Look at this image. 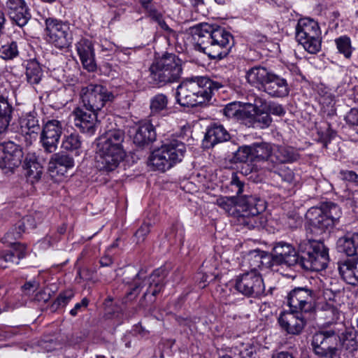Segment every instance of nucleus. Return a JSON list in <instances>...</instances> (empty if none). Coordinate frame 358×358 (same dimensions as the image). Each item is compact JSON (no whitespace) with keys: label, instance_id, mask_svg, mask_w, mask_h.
Returning <instances> with one entry per match:
<instances>
[{"label":"nucleus","instance_id":"obj_25","mask_svg":"<svg viewBox=\"0 0 358 358\" xmlns=\"http://www.w3.org/2000/svg\"><path fill=\"white\" fill-rule=\"evenodd\" d=\"M154 119H149L148 122L141 124L134 136V143L139 147L148 145L156 139Z\"/></svg>","mask_w":358,"mask_h":358},{"label":"nucleus","instance_id":"obj_9","mask_svg":"<svg viewBox=\"0 0 358 358\" xmlns=\"http://www.w3.org/2000/svg\"><path fill=\"white\" fill-rule=\"evenodd\" d=\"M339 335L334 329H322L313 334L311 346L319 358H341V348L338 345Z\"/></svg>","mask_w":358,"mask_h":358},{"label":"nucleus","instance_id":"obj_15","mask_svg":"<svg viewBox=\"0 0 358 358\" xmlns=\"http://www.w3.org/2000/svg\"><path fill=\"white\" fill-rule=\"evenodd\" d=\"M234 287L248 297H258L265 290L263 278L258 271H248L237 276Z\"/></svg>","mask_w":358,"mask_h":358},{"label":"nucleus","instance_id":"obj_18","mask_svg":"<svg viewBox=\"0 0 358 358\" xmlns=\"http://www.w3.org/2000/svg\"><path fill=\"white\" fill-rule=\"evenodd\" d=\"M62 134V124L57 120H48L43 127L40 142L45 152L52 153L56 151Z\"/></svg>","mask_w":358,"mask_h":358},{"label":"nucleus","instance_id":"obj_36","mask_svg":"<svg viewBox=\"0 0 358 358\" xmlns=\"http://www.w3.org/2000/svg\"><path fill=\"white\" fill-rule=\"evenodd\" d=\"M25 75L28 83L38 85L42 80L43 72L40 64L36 59H30L25 64Z\"/></svg>","mask_w":358,"mask_h":358},{"label":"nucleus","instance_id":"obj_19","mask_svg":"<svg viewBox=\"0 0 358 358\" xmlns=\"http://www.w3.org/2000/svg\"><path fill=\"white\" fill-rule=\"evenodd\" d=\"M5 10L13 24L23 27L31 17L29 8L24 0H3ZM1 1L0 0V4Z\"/></svg>","mask_w":358,"mask_h":358},{"label":"nucleus","instance_id":"obj_44","mask_svg":"<svg viewBox=\"0 0 358 358\" xmlns=\"http://www.w3.org/2000/svg\"><path fill=\"white\" fill-rule=\"evenodd\" d=\"M81 137L76 132L65 135L62 143V148L68 151L77 150L81 148Z\"/></svg>","mask_w":358,"mask_h":358},{"label":"nucleus","instance_id":"obj_21","mask_svg":"<svg viewBox=\"0 0 358 358\" xmlns=\"http://www.w3.org/2000/svg\"><path fill=\"white\" fill-rule=\"evenodd\" d=\"M262 90L271 97L284 98L289 95L290 87L285 75L272 72Z\"/></svg>","mask_w":358,"mask_h":358},{"label":"nucleus","instance_id":"obj_3","mask_svg":"<svg viewBox=\"0 0 358 358\" xmlns=\"http://www.w3.org/2000/svg\"><path fill=\"white\" fill-rule=\"evenodd\" d=\"M167 271L160 267L152 271L148 278L143 277L141 271H136L135 268H128L124 271V282L130 285L131 287L126 294L127 301L135 299L142 288V282L147 285V289L139 301V306L146 308L155 302L156 296L160 293L165 285V278Z\"/></svg>","mask_w":358,"mask_h":358},{"label":"nucleus","instance_id":"obj_33","mask_svg":"<svg viewBox=\"0 0 358 358\" xmlns=\"http://www.w3.org/2000/svg\"><path fill=\"white\" fill-rule=\"evenodd\" d=\"M300 158L298 150L289 146H278L273 152L274 165L275 164L292 163Z\"/></svg>","mask_w":358,"mask_h":358},{"label":"nucleus","instance_id":"obj_35","mask_svg":"<svg viewBox=\"0 0 358 358\" xmlns=\"http://www.w3.org/2000/svg\"><path fill=\"white\" fill-rule=\"evenodd\" d=\"M231 136L228 131L222 125L215 124L210 127L206 135L205 140L210 143L212 146L229 141Z\"/></svg>","mask_w":358,"mask_h":358},{"label":"nucleus","instance_id":"obj_40","mask_svg":"<svg viewBox=\"0 0 358 358\" xmlns=\"http://www.w3.org/2000/svg\"><path fill=\"white\" fill-rule=\"evenodd\" d=\"M169 99L166 94L159 93L150 99V119H153L155 117H158L161 113L167 108Z\"/></svg>","mask_w":358,"mask_h":358},{"label":"nucleus","instance_id":"obj_8","mask_svg":"<svg viewBox=\"0 0 358 358\" xmlns=\"http://www.w3.org/2000/svg\"><path fill=\"white\" fill-rule=\"evenodd\" d=\"M340 206L334 203L327 202L320 207H312L306 214L309 224L321 233L332 229L336 226L342 216Z\"/></svg>","mask_w":358,"mask_h":358},{"label":"nucleus","instance_id":"obj_49","mask_svg":"<svg viewBox=\"0 0 358 358\" xmlns=\"http://www.w3.org/2000/svg\"><path fill=\"white\" fill-rule=\"evenodd\" d=\"M264 110H266L269 115L271 114L277 116H283L285 114V110L281 104L275 102L266 103L263 100Z\"/></svg>","mask_w":358,"mask_h":358},{"label":"nucleus","instance_id":"obj_2","mask_svg":"<svg viewBox=\"0 0 358 358\" xmlns=\"http://www.w3.org/2000/svg\"><path fill=\"white\" fill-rule=\"evenodd\" d=\"M189 30L196 41V50L213 59H222L229 55L233 36L224 27L208 23H199L189 27Z\"/></svg>","mask_w":358,"mask_h":358},{"label":"nucleus","instance_id":"obj_5","mask_svg":"<svg viewBox=\"0 0 358 358\" xmlns=\"http://www.w3.org/2000/svg\"><path fill=\"white\" fill-rule=\"evenodd\" d=\"M124 139L125 132L120 129H109L99 138L96 145L98 169L108 173L119 166L126 156Z\"/></svg>","mask_w":358,"mask_h":358},{"label":"nucleus","instance_id":"obj_46","mask_svg":"<svg viewBox=\"0 0 358 358\" xmlns=\"http://www.w3.org/2000/svg\"><path fill=\"white\" fill-rule=\"evenodd\" d=\"M74 292L71 289H67L60 293L52 305V308H59L66 306L73 298Z\"/></svg>","mask_w":358,"mask_h":358},{"label":"nucleus","instance_id":"obj_30","mask_svg":"<svg viewBox=\"0 0 358 358\" xmlns=\"http://www.w3.org/2000/svg\"><path fill=\"white\" fill-rule=\"evenodd\" d=\"M337 248L348 257L358 255V232H348L337 241Z\"/></svg>","mask_w":358,"mask_h":358},{"label":"nucleus","instance_id":"obj_17","mask_svg":"<svg viewBox=\"0 0 358 358\" xmlns=\"http://www.w3.org/2000/svg\"><path fill=\"white\" fill-rule=\"evenodd\" d=\"M313 317L314 315L291 310L290 312L281 313L278 320L280 327L287 334L299 335L302 332L308 321Z\"/></svg>","mask_w":358,"mask_h":358},{"label":"nucleus","instance_id":"obj_13","mask_svg":"<svg viewBox=\"0 0 358 358\" xmlns=\"http://www.w3.org/2000/svg\"><path fill=\"white\" fill-rule=\"evenodd\" d=\"M80 98L86 110L97 113L106 103L112 102L115 95L101 85L89 84L82 87Z\"/></svg>","mask_w":358,"mask_h":358},{"label":"nucleus","instance_id":"obj_32","mask_svg":"<svg viewBox=\"0 0 358 358\" xmlns=\"http://www.w3.org/2000/svg\"><path fill=\"white\" fill-rule=\"evenodd\" d=\"M252 162H270L274 167L272 146L266 142H256L252 144Z\"/></svg>","mask_w":358,"mask_h":358},{"label":"nucleus","instance_id":"obj_41","mask_svg":"<svg viewBox=\"0 0 358 358\" xmlns=\"http://www.w3.org/2000/svg\"><path fill=\"white\" fill-rule=\"evenodd\" d=\"M253 110L256 115L255 117V122L262 124L260 127H267L271 124L272 119L266 110H264L262 99L257 98L255 99Z\"/></svg>","mask_w":358,"mask_h":358},{"label":"nucleus","instance_id":"obj_53","mask_svg":"<svg viewBox=\"0 0 358 358\" xmlns=\"http://www.w3.org/2000/svg\"><path fill=\"white\" fill-rule=\"evenodd\" d=\"M345 120L349 126H358V108H352L345 115Z\"/></svg>","mask_w":358,"mask_h":358},{"label":"nucleus","instance_id":"obj_52","mask_svg":"<svg viewBox=\"0 0 358 358\" xmlns=\"http://www.w3.org/2000/svg\"><path fill=\"white\" fill-rule=\"evenodd\" d=\"M151 224L144 222L138 229L134 234V237L136 239V243H143L148 234L150 231Z\"/></svg>","mask_w":358,"mask_h":358},{"label":"nucleus","instance_id":"obj_51","mask_svg":"<svg viewBox=\"0 0 358 358\" xmlns=\"http://www.w3.org/2000/svg\"><path fill=\"white\" fill-rule=\"evenodd\" d=\"M274 173L277 174L283 182L289 185H292L295 182L294 173L292 169L287 167L280 169L278 172L275 171Z\"/></svg>","mask_w":358,"mask_h":358},{"label":"nucleus","instance_id":"obj_60","mask_svg":"<svg viewBox=\"0 0 358 358\" xmlns=\"http://www.w3.org/2000/svg\"><path fill=\"white\" fill-rule=\"evenodd\" d=\"M113 263L112 257L108 255H103L100 259L101 266H109Z\"/></svg>","mask_w":358,"mask_h":358},{"label":"nucleus","instance_id":"obj_39","mask_svg":"<svg viewBox=\"0 0 358 358\" xmlns=\"http://www.w3.org/2000/svg\"><path fill=\"white\" fill-rule=\"evenodd\" d=\"M13 107L6 98L0 96V135L5 134L12 119Z\"/></svg>","mask_w":358,"mask_h":358},{"label":"nucleus","instance_id":"obj_50","mask_svg":"<svg viewBox=\"0 0 358 358\" xmlns=\"http://www.w3.org/2000/svg\"><path fill=\"white\" fill-rule=\"evenodd\" d=\"M303 220L299 213L294 211L288 212L285 218V224L291 229H296L302 225Z\"/></svg>","mask_w":358,"mask_h":358},{"label":"nucleus","instance_id":"obj_7","mask_svg":"<svg viewBox=\"0 0 358 358\" xmlns=\"http://www.w3.org/2000/svg\"><path fill=\"white\" fill-rule=\"evenodd\" d=\"M185 153L186 145L177 138H173L152 152L150 162L156 169L164 172L180 162Z\"/></svg>","mask_w":358,"mask_h":358},{"label":"nucleus","instance_id":"obj_48","mask_svg":"<svg viewBox=\"0 0 358 358\" xmlns=\"http://www.w3.org/2000/svg\"><path fill=\"white\" fill-rule=\"evenodd\" d=\"M239 199L240 198L237 199L234 196H220L216 199L215 203L227 212H229L236 204L238 206Z\"/></svg>","mask_w":358,"mask_h":358},{"label":"nucleus","instance_id":"obj_63","mask_svg":"<svg viewBox=\"0 0 358 358\" xmlns=\"http://www.w3.org/2000/svg\"><path fill=\"white\" fill-rule=\"evenodd\" d=\"M191 4L194 8H197L200 5H203V0H189Z\"/></svg>","mask_w":358,"mask_h":358},{"label":"nucleus","instance_id":"obj_4","mask_svg":"<svg viewBox=\"0 0 358 358\" xmlns=\"http://www.w3.org/2000/svg\"><path fill=\"white\" fill-rule=\"evenodd\" d=\"M226 85L225 81L214 80L206 76H195L184 80L176 88V102L185 107H196L206 104L214 91Z\"/></svg>","mask_w":358,"mask_h":358},{"label":"nucleus","instance_id":"obj_22","mask_svg":"<svg viewBox=\"0 0 358 358\" xmlns=\"http://www.w3.org/2000/svg\"><path fill=\"white\" fill-rule=\"evenodd\" d=\"M73 166V157L64 152H59L51 156L48 169L52 174L64 176L67 171Z\"/></svg>","mask_w":358,"mask_h":358},{"label":"nucleus","instance_id":"obj_61","mask_svg":"<svg viewBox=\"0 0 358 358\" xmlns=\"http://www.w3.org/2000/svg\"><path fill=\"white\" fill-rule=\"evenodd\" d=\"M158 23L159 27L166 31L169 33L173 32V30L168 26V24L166 23V22L162 19H158Z\"/></svg>","mask_w":358,"mask_h":358},{"label":"nucleus","instance_id":"obj_26","mask_svg":"<svg viewBox=\"0 0 358 358\" xmlns=\"http://www.w3.org/2000/svg\"><path fill=\"white\" fill-rule=\"evenodd\" d=\"M246 260L250 267V271H257V269L269 268L273 266L271 255L259 249L250 250L246 255Z\"/></svg>","mask_w":358,"mask_h":358},{"label":"nucleus","instance_id":"obj_6","mask_svg":"<svg viewBox=\"0 0 358 358\" xmlns=\"http://www.w3.org/2000/svg\"><path fill=\"white\" fill-rule=\"evenodd\" d=\"M150 78L155 85L164 86L177 82L182 72V62L175 54L165 52L156 57L149 68Z\"/></svg>","mask_w":358,"mask_h":358},{"label":"nucleus","instance_id":"obj_37","mask_svg":"<svg viewBox=\"0 0 358 358\" xmlns=\"http://www.w3.org/2000/svg\"><path fill=\"white\" fill-rule=\"evenodd\" d=\"M222 112L227 118H234L237 120H250L253 116L250 111L241 108V106L238 102L228 103L223 108Z\"/></svg>","mask_w":358,"mask_h":358},{"label":"nucleus","instance_id":"obj_14","mask_svg":"<svg viewBox=\"0 0 358 358\" xmlns=\"http://www.w3.org/2000/svg\"><path fill=\"white\" fill-rule=\"evenodd\" d=\"M314 292L306 287H296L287 294V304L291 310H298L314 315L315 307L314 303Z\"/></svg>","mask_w":358,"mask_h":358},{"label":"nucleus","instance_id":"obj_24","mask_svg":"<svg viewBox=\"0 0 358 358\" xmlns=\"http://www.w3.org/2000/svg\"><path fill=\"white\" fill-rule=\"evenodd\" d=\"M338 270L342 279L348 284H358V257L340 260L337 263Z\"/></svg>","mask_w":358,"mask_h":358},{"label":"nucleus","instance_id":"obj_55","mask_svg":"<svg viewBox=\"0 0 358 358\" xmlns=\"http://www.w3.org/2000/svg\"><path fill=\"white\" fill-rule=\"evenodd\" d=\"M322 309L327 311L331 315V320L336 321L339 318L340 311L338 309L334 306L327 303L323 307Z\"/></svg>","mask_w":358,"mask_h":358},{"label":"nucleus","instance_id":"obj_29","mask_svg":"<svg viewBox=\"0 0 358 358\" xmlns=\"http://www.w3.org/2000/svg\"><path fill=\"white\" fill-rule=\"evenodd\" d=\"M272 71L262 66H255L245 73L247 82L252 86L263 90Z\"/></svg>","mask_w":358,"mask_h":358},{"label":"nucleus","instance_id":"obj_45","mask_svg":"<svg viewBox=\"0 0 358 358\" xmlns=\"http://www.w3.org/2000/svg\"><path fill=\"white\" fill-rule=\"evenodd\" d=\"M18 55V48L15 41H12L0 48V57L4 60L13 59L17 57Z\"/></svg>","mask_w":358,"mask_h":358},{"label":"nucleus","instance_id":"obj_47","mask_svg":"<svg viewBox=\"0 0 358 358\" xmlns=\"http://www.w3.org/2000/svg\"><path fill=\"white\" fill-rule=\"evenodd\" d=\"M229 187L231 192H234L237 196V199L245 196V195H241L244 192L245 182L241 181L236 173H233L231 179L229 182Z\"/></svg>","mask_w":358,"mask_h":358},{"label":"nucleus","instance_id":"obj_62","mask_svg":"<svg viewBox=\"0 0 358 358\" xmlns=\"http://www.w3.org/2000/svg\"><path fill=\"white\" fill-rule=\"evenodd\" d=\"M5 22H6V18H5L4 13L0 10V36L3 33Z\"/></svg>","mask_w":358,"mask_h":358},{"label":"nucleus","instance_id":"obj_58","mask_svg":"<svg viewBox=\"0 0 358 358\" xmlns=\"http://www.w3.org/2000/svg\"><path fill=\"white\" fill-rule=\"evenodd\" d=\"M271 358H296L292 352L288 351H280L273 355Z\"/></svg>","mask_w":358,"mask_h":358},{"label":"nucleus","instance_id":"obj_16","mask_svg":"<svg viewBox=\"0 0 358 358\" xmlns=\"http://www.w3.org/2000/svg\"><path fill=\"white\" fill-rule=\"evenodd\" d=\"M22 148L8 141L0 143V169L6 173H13L22 162Z\"/></svg>","mask_w":358,"mask_h":358},{"label":"nucleus","instance_id":"obj_56","mask_svg":"<svg viewBox=\"0 0 358 358\" xmlns=\"http://www.w3.org/2000/svg\"><path fill=\"white\" fill-rule=\"evenodd\" d=\"M343 179L349 182H358V175L352 171H343L341 172Z\"/></svg>","mask_w":358,"mask_h":358},{"label":"nucleus","instance_id":"obj_11","mask_svg":"<svg viewBox=\"0 0 358 358\" xmlns=\"http://www.w3.org/2000/svg\"><path fill=\"white\" fill-rule=\"evenodd\" d=\"M46 41L58 49L68 48L73 42L70 24L54 17L45 20Z\"/></svg>","mask_w":358,"mask_h":358},{"label":"nucleus","instance_id":"obj_20","mask_svg":"<svg viewBox=\"0 0 358 358\" xmlns=\"http://www.w3.org/2000/svg\"><path fill=\"white\" fill-rule=\"evenodd\" d=\"M73 113L75 115V126L82 132L93 135L99 124L97 113L92 110H85L82 108H77Z\"/></svg>","mask_w":358,"mask_h":358},{"label":"nucleus","instance_id":"obj_12","mask_svg":"<svg viewBox=\"0 0 358 358\" xmlns=\"http://www.w3.org/2000/svg\"><path fill=\"white\" fill-rule=\"evenodd\" d=\"M241 213L237 215L238 224L248 229L260 225L258 215L264 210V201L254 196L241 197L238 201Z\"/></svg>","mask_w":358,"mask_h":358},{"label":"nucleus","instance_id":"obj_10","mask_svg":"<svg viewBox=\"0 0 358 358\" xmlns=\"http://www.w3.org/2000/svg\"><path fill=\"white\" fill-rule=\"evenodd\" d=\"M296 41L310 54L321 50L322 36L318 23L310 18L300 19L296 26Z\"/></svg>","mask_w":358,"mask_h":358},{"label":"nucleus","instance_id":"obj_23","mask_svg":"<svg viewBox=\"0 0 358 358\" xmlns=\"http://www.w3.org/2000/svg\"><path fill=\"white\" fill-rule=\"evenodd\" d=\"M76 50L83 68L90 72L96 70L93 45L87 39H82L76 44Z\"/></svg>","mask_w":358,"mask_h":358},{"label":"nucleus","instance_id":"obj_34","mask_svg":"<svg viewBox=\"0 0 358 358\" xmlns=\"http://www.w3.org/2000/svg\"><path fill=\"white\" fill-rule=\"evenodd\" d=\"M36 226L34 217L31 215H27L15 224L14 228L6 234L5 238L7 241L12 238L18 239L26 230L34 229Z\"/></svg>","mask_w":358,"mask_h":358},{"label":"nucleus","instance_id":"obj_38","mask_svg":"<svg viewBox=\"0 0 358 358\" xmlns=\"http://www.w3.org/2000/svg\"><path fill=\"white\" fill-rule=\"evenodd\" d=\"M339 347L349 352L356 351L358 348V333L356 330L346 329L341 336H339Z\"/></svg>","mask_w":358,"mask_h":358},{"label":"nucleus","instance_id":"obj_64","mask_svg":"<svg viewBox=\"0 0 358 358\" xmlns=\"http://www.w3.org/2000/svg\"><path fill=\"white\" fill-rule=\"evenodd\" d=\"M152 1V0H140V2L141 3V5L143 6V7L148 9L150 6V3Z\"/></svg>","mask_w":358,"mask_h":358},{"label":"nucleus","instance_id":"obj_43","mask_svg":"<svg viewBox=\"0 0 358 358\" xmlns=\"http://www.w3.org/2000/svg\"><path fill=\"white\" fill-rule=\"evenodd\" d=\"M335 43L338 52L345 58L350 59L354 48L352 46L351 40L347 36H342L335 39Z\"/></svg>","mask_w":358,"mask_h":358},{"label":"nucleus","instance_id":"obj_31","mask_svg":"<svg viewBox=\"0 0 358 358\" xmlns=\"http://www.w3.org/2000/svg\"><path fill=\"white\" fill-rule=\"evenodd\" d=\"M23 168L25 171L27 179L32 184L38 182L43 173V166L38 162L36 157L33 154H28L24 159Z\"/></svg>","mask_w":358,"mask_h":358},{"label":"nucleus","instance_id":"obj_1","mask_svg":"<svg viewBox=\"0 0 358 358\" xmlns=\"http://www.w3.org/2000/svg\"><path fill=\"white\" fill-rule=\"evenodd\" d=\"M273 264L299 266L306 271L324 270L329 261V249L322 242L304 240L299 244V251L289 243L280 241L273 248Z\"/></svg>","mask_w":358,"mask_h":358},{"label":"nucleus","instance_id":"obj_27","mask_svg":"<svg viewBox=\"0 0 358 358\" xmlns=\"http://www.w3.org/2000/svg\"><path fill=\"white\" fill-rule=\"evenodd\" d=\"M26 256V247L19 243H15L8 250L0 252V267L6 268L12 264H17L20 259Z\"/></svg>","mask_w":358,"mask_h":358},{"label":"nucleus","instance_id":"obj_59","mask_svg":"<svg viewBox=\"0 0 358 358\" xmlns=\"http://www.w3.org/2000/svg\"><path fill=\"white\" fill-rule=\"evenodd\" d=\"M38 284L36 281L27 282L23 286L22 289L27 291H35L38 288Z\"/></svg>","mask_w":358,"mask_h":358},{"label":"nucleus","instance_id":"obj_28","mask_svg":"<svg viewBox=\"0 0 358 358\" xmlns=\"http://www.w3.org/2000/svg\"><path fill=\"white\" fill-rule=\"evenodd\" d=\"M20 132L24 136L27 144L31 145L41 131L38 120L33 115L29 114L20 120Z\"/></svg>","mask_w":358,"mask_h":358},{"label":"nucleus","instance_id":"obj_57","mask_svg":"<svg viewBox=\"0 0 358 358\" xmlns=\"http://www.w3.org/2000/svg\"><path fill=\"white\" fill-rule=\"evenodd\" d=\"M241 353L243 358H255L257 348L254 345H250L242 350Z\"/></svg>","mask_w":358,"mask_h":358},{"label":"nucleus","instance_id":"obj_54","mask_svg":"<svg viewBox=\"0 0 358 358\" xmlns=\"http://www.w3.org/2000/svg\"><path fill=\"white\" fill-rule=\"evenodd\" d=\"M89 303L90 301L86 297L83 298L80 303H77L73 308L70 310V315L73 317L76 316L79 312H82L87 308Z\"/></svg>","mask_w":358,"mask_h":358},{"label":"nucleus","instance_id":"obj_42","mask_svg":"<svg viewBox=\"0 0 358 358\" xmlns=\"http://www.w3.org/2000/svg\"><path fill=\"white\" fill-rule=\"evenodd\" d=\"M231 162L234 164L253 162L252 144L239 146L238 150L233 153Z\"/></svg>","mask_w":358,"mask_h":358}]
</instances>
